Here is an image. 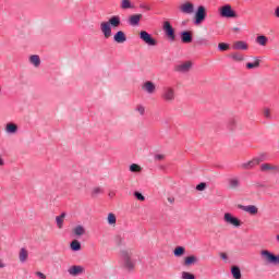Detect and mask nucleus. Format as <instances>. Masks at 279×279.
<instances>
[{
  "label": "nucleus",
  "instance_id": "obj_1",
  "mask_svg": "<svg viewBox=\"0 0 279 279\" xmlns=\"http://www.w3.org/2000/svg\"><path fill=\"white\" fill-rule=\"evenodd\" d=\"M161 99L166 101V104H173L175 101V88L171 86H166L162 88Z\"/></svg>",
  "mask_w": 279,
  "mask_h": 279
},
{
  "label": "nucleus",
  "instance_id": "obj_2",
  "mask_svg": "<svg viewBox=\"0 0 279 279\" xmlns=\"http://www.w3.org/2000/svg\"><path fill=\"white\" fill-rule=\"evenodd\" d=\"M219 14L222 19H238L236 11L232 9V5L226 4L219 9Z\"/></svg>",
  "mask_w": 279,
  "mask_h": 279
},
{
  "label": "nucleus",
  "instance_id": "obj_3",
  "mask_svg": "<svg viewBox=\"0 0 279 279\" xmlns=\"http://www.w3.org/2000/svg\"><path fill=\"white\" fill-rule=\"evenodd\" d=\"M262 258L269 265H279V254L275 255L274 253L264 250L260 252Z\"/></svg>",
  "mask_w": 279,
  "mask_h": 279
},
{
  "label": "nucleus",
  "instance_id": "obj_4",
  "mask_svg": "<svg viewBox=\"0 0 279 279\" xmlns=\"http://www.w3.org/2000/svg\"><path fill=\"white\" fill-rule=\"evenodd\" d=\"M140 38L145 43V45H148L149 47H156L158 45V41L147 31H141Z\"/></svg>",
  "mask_w": 279,
  "mask_h": 279
},
{
  "label": "nucleus",
  "instance_id": "obj_5",
  "mask_svg": "<svg viewBox=\"0 0 279 279\" xmlns=\"http://www.w3.org/2000/svg\"><path fill=\"white\" fill-rule=\"evenodd\" d=\"M223 220L228 223V226H233V228H241L242 222L239 220V218L234 217L230 213H226Z\"/></svg>",
  "mask_w": 279,
  "mask_h": 279
},
{
  "label": "nucleus",
  "instance_id": "obj_6",
  "mask_svg": "<svg viewBox=\"0 0 279 279\" xmlns=\"http://www.w3.org/2000/svg\"><path fill=\"white\" fill-rule=\"evenodd\" d=\"M163 32L169 40H171L172 43L175 40V29H173V26H171V23L169 21H166L163 23Z\"/></svg>",
  "mask_w": 279,
  "mask_h": 279
},
{
  "label": "nucleus",
  "instance_id": "obj_7",
  "mask_svg": "<svg viewBox=\"0 0 279 279\" xmlns=\"http://www.w3.org/2000/svg\"><path fill=\"white\" fill-rule=\"evenodd\" d=\"M122 258L124 260V266L128 269H134V262H132V252L131 251H122Z\"/></svg>",
  "mask_w": 279,
  "mask_h": 279
},
{
  "label": "nucleus",
  "instance_id": "obj_8",
  "mask_svg": "<svg viewBox=\"0 0 279 279\" xmlns=\"http://www.w3.org/2000/svg\"><path fill=\"white\" fill-rule=\"evenodd\" d=\"M192 66H193V62L185 61L183 63L177 64L174 66V71L177 73H189V71H191Z\"/></svg>",
  "mask_w": 279,
  "mask_h": 279
},
{
  "label": "nucleus",
  "instance_id": "obj_9",
  "mask_svg": "<svg viewBox=\"0 0 279 279\" xmlns=\"http://www.w3.org/2000/svg\"><path fill=\"white\" fill-rule=\"evenodd\" d=\"M85 271H86V268H84V266H80V265L71 266L68 269V274L73 277L82 276V274H85Z\"/></svg>",
  "mask_w": 279,
  "mask_h": 279
},
{
  "label": "nucleus",
  "instance_id": "obj_10",
  "mask_svg": "<svg viewBox=\"0 0 279 279\" xmlns=\"http://www.w3.org/2000/svg\"><path fill=\"white\" fill-rule=\"evenodd\" d=\"M206 19V8L203 5L198 7L196 14H195V23L196 25H199V23H203Z\"/></svg>",
  "mask_w": 279,
  "mask_h": 279
},
{
  "label": "nucleus",
  "instance_id": "obj_11",
  "mask_svg": "<svg viewBox=\"0 0 279 279\" xmlns=\"http://www.w3.org/2000/svg\"><path fill=\"white\" fill-rule=\"evenodd\" d=\"M100 31L105 38H110L112 36V26L108 22L100 23Z\"/></svg>",
  "mask_w": 279,
  "mask_h": 279
},
{
  "label": "nucleus",
  "instance_id": "obj_12",
  "mask_svg": "<svg viewBox=\"0 0 279 279\" xmlns=\"http://www.w3.org/2000/svg\"><path fill=\"white\" fill-rule=\"evenodd\" d=\"M260 171H263L264 173H276L277 171H279V168L274 163H262Z\"/></svg>",
  "mask_w": 279,
  "mask_h": 279
},
{
  "label": "nucleus",
  "instance_id": "obj_13",
  "mask_svg": "<svg viewBox=\"0 0 279 279\" xmlns=\"http://www.w3.org/2000/svg\"><path fill=\"white\" fill-rule=\"evenodd\" d=\"M142 90H144V93H148V95H154L156 93V84L147 81L142 85Z\"/></svg>",
  "mask_w": 279,
  "mask_h": 279
},
{
  "label": "nucleus",
  "instance_id": "obj_14",
  "mask_svg": "<svg viewBox=\"0 0 279 279\" xmlns=\"http://www.w3.org/2000/svg\"><path fill=\"white\" fill-rule=\"evenodd\" d=\"M180 10L183 14H193L195 12V5L191 2H185L180 5Z\"/></svg>",
  "mask_w": 279,
  "mask_h": 279
},
{
  "label": "nucleus",
  "instance_id": "obj_15",
  "mask_svg": "<svg viewBox=\"0 0 279 279\" xmlns=\"http://www.w3.org/2000/svg\"><path fill=\"white\" fill-rule=\"evenodd\" d=\"M260 162H263V159L260 158H254L251 161L244 162L241 165L242 169H254V167H256V165H260Z\"/></svg>",
  "mask_w": 279,
  "mask_h": 279
},
{
  "label": "nucleus",
  "instance_id": "obj_16",
  "mask_svg": "<svg viewBox=\"0 0 279 279\" xmlns=\"http://www.w3.org/2000/svg\"><path fill=\"white\" fill-rule=\"evenodd\" d=\"M114 43H118L119 45H123L125 40H128V37L125 36V33L123 31H119L113 36Z\"/></svg>",
  "mask_w": 279,
  "mask_h": 279
},
{
  "label": "nucleus",
  "instance_id": "obj_17",
  "mask_svg": "<svg viewBox=\"0 0 279 279\" xmlns=\"http://www.w3.org/2000/svg\"><path fill=\"white\" fill-rule=\"evenodd\" d=\"M74 236H84L86 234V228L82 225H77L72 229Z\"/></svg>",
  "mask_w": 279,
  "mask_h": 279
},
{
  "label": "nucleus",
  "instance_id": "obj_18",
  "mask_svg": "<svg viewBox=\"0 0 279 279\" xmlns=\"http://www.w3.org/2000/svg\"><path fill=\"white\" fill-rule=\"evenodd\" d=\"M181 41L185 45H189L190 43H193V35L189 31H184L181 33Z\"/></svg>",
  "mask_w": 279,
  "mask_h": 279
},
{
  "label": "nucleus",
  "instance_id": "obj_19",
  "mask_svg": "<svg viewBox=\"0 0 279 279\" xmlns=\"http://www.w3.org/2000/svg\"><path fill=\"white\" fill-rule=\"evenodd\" d=\"M4 131L7 134H16L19 132V125L12 122L7 123Z\"/></svg>",
  "mask_w": 279,
  "mask_h": 279
},
{
  "label": "nucleus",
  "instance_id": "obj_20",
  "mask_svg": "<svg viewBox=\"0 0 279 279\" xmlns=\"http://www.w3.org/2000/svg\"><path fill=\"white\" fill-rule=\"evenodd\" d=\"M19 258H20V263H27V258H29V252L27 251V248L22 247L20 250Z\"/></svg>",
  "mask_w": 279,
  "mask_h": 279
},
{
  "label": "nucleus",
  "instance_id": "obj_21",
  "mask_svg": "<svg viewBox=\"0 0 279 279\" xmlns=\"http://www.w3.org/2000/svg\"><path fill=\"white\" fill-rule=\"evenodd\" d=\"M111 27H119L121 25V17L119 15H113L107 21Z\"/></svg>",
  "mask_w": 279,
  "mask_h": 279
},
{
  "label": "nucleus",
  "instance_id": "obj_22",
  "mask_svg": "<svg viewBox=\"0 0 279 279\" xmlns=\"http://www.w3.org/2000/svg\"><path fill=\"white\" fill-rule=\"evenodd\" d=\"M143 19V14H134V15H131L130 19H129V23L130 25H138V23H141V20Z\"/></svg>",
  "mask_w": 279,
  "mask_h": 279
},
{
  "label": "nucleus",
  "instance_id": "obj_23",
  "mask_svg": "<svg viewBox=\"0 0 279 279\" xmlns=\"http://www.w3.org/2000/svg\"><path fill=\"white\" fill-rule=\"evenodd\" d=\"M233 49L238 51H247V44L245 41H235L233 44Z\"/></svg>",
  "mask_w": 279,
  "mask_h": 279
},
{
  "label": "nucleus",
  "instance_id": "obj_24",
  "mask_svg": "<svg viewBox=\"0 0 279 279\" xmlns=\"http://www.w3.org/2000/svg\"><path fill=\"white\" fill-rule=\"evenodd\" d=\"M234 62H243L245 60V57L242 53L233 52L229 56Z\"/></svg>",
  "mask_w": 279,
  "mask_h": 279
},
{
  "label": "nucleus",
  "instance_id": "obj_25",
  "mask_svg": "<svg viewBox=\"0 0 279 279\" xmlns=\"http://www.w3.org/2000/svg\"><path fill=\"white\" fill-rule=\"evenodd\" d=\"M243 210H245V213H250V215H257L258 214V207L254 206V205H248L243 207Z\"/></svg>",
  "mask_w": 279,
  "mask_h": 279
},
{
  "label": "nucleus",
  "instance_id": "obj_26",
  "mask_svg": "<svg viewBox=\"0 0 279 279\" xmlns=\"http://www.w3.org/2000/svg\"><path fill=\"white\" fill-rule=\"evenodd\" d=\"M197 263V258L194 255L187 256L184 259L185 267H191V265H195Z\"/></svg>",
  "mask_w": 279,
  "mask_h": 279
},
{
  "label": "nucleus",
  "instance_id": "obj_27",
  "mask_svg": "<svg viewBox=\"0 0 279 279\" xmlns=\"http://www.w3.org/2000/svg\"><path fill=\"white\" fill-rule=\"evenodd\" d=\"M70 247L73 252H80L82 250V243L77 240H73L70 244Z\"/></svg>",
  "mask_w": 279,
  "mask_h": 279
},
{
  "label": "nucleus",
  "instance_id": "obj_28",
  "mask_svg": "<svg viewBox=\"0 0 279 279\" xmlns=\"http://www.w3.org/2000/svg\"><path fill=\"white\" fill-rule=\"evenodd\" d=\"M31 64H34V66L38 68L40 66V57L38 54H33L29 57Z\"/></svg>",
  "mask_w": 279,
  "mask_h": 279
},
{
  "label": "nucleus",
  "instance_id": "obj_29",
  "mask_svg": "<svg viewBox=\"0 0 279 279\" xmlns=\"http://www.w3.org/2000/svg\"><path fill=\"white\" fill-rule=\"evenodd\" d=\"M238 186H240V181L236 178L229 179V189L234 191Z\"/></svg>",
  "mask_w": 279,
  "mask_h": 279
},
{
  "label": "nucleus",
  "instance_id": "obj_30",
  "mask_svg": "<svg viewBox=\"0 0 279 279\" xmlns=\"http://www.w3.org/2000/svg\"><path fill=\"white\" fill-rule=\"evenodd\" d=\"M64 217H66L65 214H61L60 216L56 217V222L59 230H62V225L64 223Z\"/></svg>",
  "mask_w": 279,
  "mask_h": 279
},
{
  "label": "nucleus",
  "instance_id": "obj_31",
  "mask_svg": "<svg viewBox=\"0 0 279 279\" xmlns=\"http://www.w3.org/2000/svg\"><path fill=\"white\" fill-rule=\"evenodd\" d=\"M231 274L234 279H241V268H239L238 266H232Z\"/></svg>",
  "mask_w": 279,
  "mask_h": 279
},
{
  "label": "nucleus",
  "instance_id": "obj_32",
  "mask_svg": "<svg viewBox=\"0 0 279 279\" xmlns=\"http://www.w3.org/2000/svg\"><path fill=\"white\" fill-rule=\"evenodd\" d=\"M269 39L265 35H260L256 38V43L260 45L262 47H265L267 45Z\"/></svg>",
  "mask_w": 279,
  "mask_h": 279
},
{
  "label": "nucleus",
  "instance_id": "obj_33",
  "mask_svg": "<svg viewBox=\"0 0 279 279\" xmlns=\"http://www.w3.org/2000/svg\"><path fill=\"white\" fill-rule=\"evenodd\" d=\"M184 252H186L184 246H178L174 248L173 254H174V256L180 257V256H184Z\"/></svg>",
  "mask_w": 279,
  "mask_h": 279
},
{
  "label": "nucleus",
  "instance_id": "obj_34",
  "mask_svg": "<svg viewBox=\"0 0 279 279\" xmlns=\"http://www.w3.org/2000/svg\"><path fill=\"white\" fill-rule=\"evenodd\" d=\"M260 66V60L256 59L253 63H246V69H258Z\"/></svg>",
  "mask_w": 279,
  "mask_h": 279
},
{
  "label": "nucleus",
  "instance_id": "obj_35",
  "mask_svg": "<svg viewBox=\"0 0 279 279\" xmlns=\"http://www.w3.org/2000/svg\"><path fill=\"white\" fill-rule=\"evenodd\" d=\"M121 8L122 10H130V8H132V2L130 0H122Z\"/></svg>",
  "mask_w": 279,
  "mask_h": 279
},
{
  "label": "nucleus",
  "instance_id": "obj_36",
  "mask_svg": "<svg viewBox=\"0 0 279 279\" xmlns=\"http://www.w3.org/2000/svg\"><path fill=\"white\" fill-rule=\"evenodd\" d=\"M107 220L110 226H114V223H117V216H114V214H109Z\"/></svg>",
  "mask_w": 279,
  "mask_h": 279
},
{
  "label": "nucleus",
  "instance_id": "obj_37",
  "mask_svg": "<svg viewBox=\"0 0 279 279\" xmlns=\"http://www.w3.org/2000/svg\"><path fill=\"white\" fill-rule=\"evenodd\" d=\"M181 278H182V279H195V275H193V274H191V272H189V271H183V272L181 274Z\"/></svg>",
  "mask_w": 279,
  "mask_h": 279
},
{
  "label": "nucleus",
  "instance_id": "obj_38",
  "mask_svg": "<svg viewBox=\"0 0 279 279\" xmlns=\"http://www.w3.org/2000/svg\"><path fill=\"white\" fill-rule=\"evenodd\" d=\"M218 49L220 51H228V49H230V45H228L226 43H220V44H218Z\"/></svg>",
  "mask_w": 279,
  "mask_h": 279
},
{
  "label": "nucleus",
  "instance_id": "obj_39",
  "mask_svg": "<svg viewBox=\"0 0 279 279\" xmlns=\"http://www.w3.org/2000/svg\"><path fill=\"white\" fill-rule=\"evenodd\" d=\"M130 171H132V173H138L141 171V166L133 163L130 166Z\"/></svg>",
  "mask_w": 279,
  "mask_h": 279
},
{
  "label": "nucleus",
  "instance_id": "obj_40",
  "mask_svg": "<svg viewBox=\"0 0 279 279\" xmlns=\"http://www.w3.org/2000/svg\"><path fill=\"white\" fill-rule=\"evenodd\" d=\"M135 110H136V112H138V114H141V117H143V114H145V107L142 105H137Z\"/></svg>",
  "mask_w": 279,
  "mask_h": 279
},
{
  "label": "nucleus",
  "instance_id": "obj_41",
  "mask_svg": "<svg viewBox=\"0 0 279 279\" xmlns=\"http://www.w3.org/2000/svg\"><path fill=\"white\" fill-rule=\"evenodd\" d=\"M134 195L138 202H145V196H143L141 192H135Z\"/></svg>",
  "mask_w": 279,
  "mask_h": 279
},
{
  "label": "nucleus",
  "instance_id": "obj_42",
  "mask_svg": "<svg viewBox=\"0 0 279 279\" xmlns=\"http://www.w3.org/2000/svg\"><path fill=\"white\" fill-rule=\"evenodd\" d=\"M114 242L117 243V245H123V238H121V235H116Z\"/></svg>",
  "mask_w": 279,
  "mask_h": 279
},
{
  "label": "nucleus",
  "instance_id": "obj_43",
  "mask_svg": "<svg viewBox=\"0 0 279 279\" xmlns=\"http://www.w3.org/2000/svg\"><path fill=\"white\" fill-rule=\"evenodd\" d=\"M264 117L266 118V119H271V110H269V109H264Z\"/></svg>",
  "mask_w": 279,
  "mask_h": 279
},
{
  "label": "nucleus",
  "instance_id": "obj_44",
  "mask_svg": "<svg viewBox=\"0 0 279 279\" xmlns=\"http://www.w3.org/2000/svg\"><path fill=\"white\" fill-rule=\"evenodd\" d=\"M196 191H206V183H199L197 186H196Z\"/></svg>",
  "mask_w": 279,
  "mask_h": 279
},
{
  "label": "nucleus",
  "instance_id": "obj_45",
  "mask_svg": "<svg viewBox=\"0 0 279 279\" xmlns=\"http://www.w3.org/2000/svg\"><path fill=\"white\" fill-rule=\"evenodd\" d=\"M155 160H165V155H161V154L155 155Z\"/></svg>",
  "mask_w": 279,
  "mask_h": 279
},
{
  "label": "nucleus",
  "instance_id": "obj_46",
  "mask_svg": "<svg viewBox=\"0 0 279 279\" xmlns=\"http://www.w3.org/2000/svg\"><path fill=\"white\" fill-rule=\"evenodd\" d=\"M36 276H38V278H41V279H46L47 278V276L45 274L40 272V271H37Z\"/></svg>",
  "mask_w": 279,
  "mask_h": 279
},
{
  "label": "nucleus",
  "instance_id": "obj_47",
  "mask_svg": "<svg viewBox=\"0 0 279 279\" xmlns=\"http://www.w3.org/2000/svg\"><path fill=\"white\" fill-rule=\"evenodd\" d=\"M93 193H94L95 195H99V193H101V189H100V187H95V189L93 190Z\"/></svg>",
  "mask_w": 279,
  "mask_h": 279
},
{
  "label": "nucleus",
  "instance_id": "obj_48",
  "mask_svg": "<svg viewBox=\"0 0 279 279\" xmlns=\"http://www.w3.org/2000/svg\"><path fill=\"white\" fill-rule=\"evenodd\" d=\"M220 257H221L223 260H226V259L228 258V255H227L226 253H221V254H220Z\"/></svg>",
  "mask_w": 279,
  "mask_h": 279
},
{
  "label": "nucleus",
  "instance_id": "obj_49",
  "mask_svg": "<svg viewBox=\"0 0 279 279\" xmlns=\"http://www.w3.org/2000/svg\"><path fill=\"white\" fill-rule=\"evenodd\" d=\"M275 15L279 19V7L275 10Z\"/></svg>",
  "mask_w": 279,
  "mask_h": 279
},
{
  "label": "nucleus",
  "instance_id": "obj_50",
  "mask_svg": "<svg viewBox=\"0 0 279 279\" xmlns=\"http://www.w3.org/2000/svg\"><path fill=\"white\" fill-rule=\"evenodd\" d=\"M3 165H4V161H3V158L0 155V167H3Z\"/></svg>",
  "mask_w": 279,
  "mask_h": 279
},
{
  "label": "nucleus",
  "instance_id": "obj_51",
  "mask_svg": "<svg viewBox=\"0 0 279 279\" xmlns=\"http://www.w3.org/2000/svg\"><path fill=\"white\" fill-rule=\"evenodd\" d=\"M5 267V264L0 259V269H3Z\"/></svg>",
  "mask_w": 279,
  "mask_h": 279
},
{
  "label": "nucleus",
  "instance_id": "obj_52",
  "mask_svg": "<svg viewBox=\"0 0 279 279\" xmlns=\"http://www.w3.org/2000/svg\"><path fill=\"white\" fill-rule=\"evenodd\" d=\"M141 8H144V10H151L149 7H147V5H141Z\"/></svg>",
  "mask_w": 279,
  "mask_h": 279
},
{
  "label": "nucleus",
  "instance_id": "obj_53",
  "mask_svg": "<svg viewBox=\"0 0 279 279\" xmlns=\"http://www.w3.org/2000/svg\"><path fill=\"white\" fill-rule=\"evenodd\" d=\"M233 29H234V32H240L239 27H234Z\"/></svg>",
  "mask_w": 279,
  "mask_h": 279
},
{
  "label": "nucleus",
  "instance_id": "obj_54",
  "mask_svg": "<svg viewBox=\"0 0 279 279\" xmlns=\"http://www.w3.org/2000/svg\"><path fill=\"white\" fill-rule=\"evenodd\" d=\"M168 202H170V204H173V199L171 198H168Z\"/></svg>",
  "mask_w": 279,
  "mask_h": 279
},
{
  "label": "nucleus",
  "instance_id": "obj_55",
  "mask_svg": "<svg viewBox=\"0 0 279 279\" xmlns=\"http://www.w3.org/2000/svg\"><path fill=\"white\" fill-rule=\"evenodd\" d=\"M0 93H1V87H0Z\"/></svg>",
  "mask_w": 279,
  "mask_h": 279
}]
</instances>
